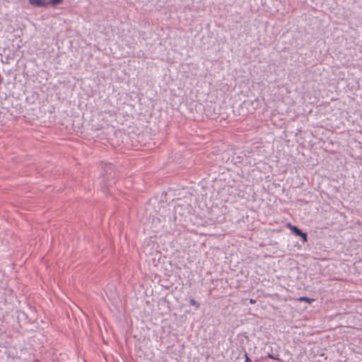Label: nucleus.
I'll use <instances>...</instances> for the list:
<instances>
[{"label": "nucleus", "mask_w": 362, "mask_h": 362, "mask_svg": "<svg viewBox=\"0 0 362 362\" xmlns=\"http://www.w3.org/2000/svg\"><path fill=\"white\" fill-rule=\"evenodd\" d=\"M268 357H269V358H272V359H275V360H278V361L279 360V358L275 357L274 356H273V355H272V354H268Z\"/></svg>", "instance_id": "obj_7"}, {"label": "nucleus", "mask_w": 362, "mask_h": 362, "mask_svg": "<svg viewBox=\"0 0 362 362\" xmlns=\"http://www.w3.org/2000/svg\"><path fill=\"white\" fill-rule=\"evenodd\" d=\"M245 362H252V361L248 357L247 354H245Z\"/></svg>", "instance_id": "obj_6"}, {"label": "nucleus", "mask_w": 362, "mask_h": 362, "mask_svg": "<svg viewBox=\"0 0 362 362\" xmlns=\"http://www.w3.org/2000/svg\"><path fill=\"white\" fill-rule=\"evenodd\" d=\"M298 300L306 302L308 303H312L315 300L313 298H309L308 297H300L298 298Z\"/></svg>", "instance_id": "obj_3"}, {"label": "nucleus", "mask_w": 362, "mask_h": 362, "mask_svg": "<svg viewBox=\"0 0 362 362\" xmlns=\"http://www.w3.org/2000/svg\"><path fill=\"white\" fill-rule=\"evenodd\" d=\"M190 304L192 305H195L197 307H199V304L196 300H194V299H191L190 300Z\"/></svg>", "instance_id": "obj_5"}, {"label": "nucleus", "mask_w": 362, "mask_h": 362, "mask_svg": "<svg viewBox=\"0 0 362 362\" xmlns=\"http://www.w3.org/2000/svg\"><path fill=\"white\" fill-rule=\"evenodd\" d=\"M47 1H48V5L49 4L57 5V4H61L63 1V0H49Z\"/></svg>", "instance_id": "obj_4"}, {"label": "nucleus", "mask_w": 362, "mask_h": 362, "mask_svg": "<svg viewBox=\"0 0 362 362\" xmlns=\"http://www.w3.org/2000/svg\"><path fill=\"white\" fill-rule=\"evenodd\" d=\"M29 3L35 6L45 7L48 6V1L47 0H29Z\"/></svg>", "instance_id": "obj_2"}, {"label": "nucleus", "mask_w": 362, "mask_h": 362, "mask_svg": "<svg viewBox=\"0 0 362 362\" xmlns=\"http://www.w3.org/2000/svg\"><path fill=\"white\" fill-rule=\"evenodd\" d=\"M286 226L293 231L296 235L300 236L304 243L308 241L307 234L302 232L298 227L293 226L291 223H286Z\"/></svg>", "instance_id": "obj_1"}, {"label": "nucleus", "mask_w": 362, "mask_h": 362, "mask_svg": "<svg viewBox=\"0 0 362 362\" xmlns=\"http://www.w3.org/2000/svg\"><path fill=\"white\" fill-rule=\"evenodd\" d=\"M250 303L251 304H255V303H256V300H254V299H252V298H251V299L250 300Z\"/></svg>", "instance_id": "obj_8"}]
</instances>
